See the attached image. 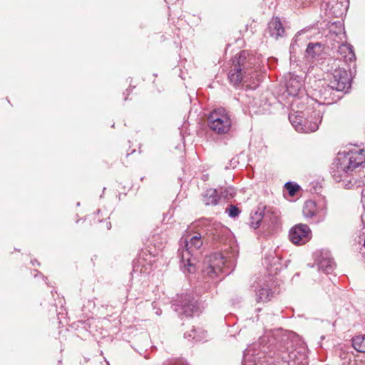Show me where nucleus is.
Wrapping results in <instances>:
<instances>
[{"label":"nucleus","mask_w":365,"mask_h":365,"mask_svg":"<svg viewBox=\"0 0 365 365\" xmlns=\"http://www.w3.org/2000/svg\"><path fill=\"white\" fill-rule=\"evenodd\" d=\"M285 187L291 196L295 195L296 192L299 189V186L297 184L287 182L285 184Z\"/></svg>","instance_id":"b1692460"},{"label":"nucleus","mask_w":365,"mask_h":365,"mask_svg":"<svg viewBox=\"0 0 365 365\" xmlns=\"http://www.w3.org/2000/svg\"><path fill=\"white\" fill-rule=\"evenodd\" d=\"M258 59L247 51H242L236 55L228 73V78L234 86L246 85L250 89H255L259 83Z\"/></svg>","instance_id":"f257e3e1"},{"label":"nucleus","mask_w":365,"mask_h":365,"mask_svg":"<svg viewBox=\"0 0 365 365\" xmlns=\"http://www.w3.org/2000/svg\"><path fill=\"white\" fill-rule=\"evenodd\" d=\"M156 314H158V315H160V314H161V312H160V311H157V312H156Z\"/></svg>","instance_id":"72a5a7b5"},{"label":"nucleus","mask_w":365,"mask_h":365,"mask_svg":"<svg viewBox=\"0 0 365 365\" xmlns=\"http://www.w3.org/2000/svg\"><path fill=\"white\" fill-rule=\"evenodd\" d=\"M252 352V347H248L244 352V358H245V364L246 363L247 360H249L248 357L250 355H253Z\"/></svg>","instance_id":"c85d7f7f"},{"label":"nucleus","mask_w":365,"mask_h":365,"mask_svg":"<svg viewBox=\"0 0 365 365\" xmlns=\"http://www.w3.org/2000/svg\"><path fill=\"white\" fill-rule=\"evenodd\" d=\"M289 120L295 130L299 133H312L319 128V124L322 120L319 112H314L307 118H304L301 113H290Z\"/></svg>","instance_id":"39448f33"},{"label":"nucleus","mask_w":365,"mask_h":365,"mask_svg":"<svg viewBox=\"0 0 365 365\" xmlns=\"http://www.w3.org/2000/svg\"><path fill=\"white\" fill-rule=\"evenodd\" d=\"M361 202L363 203L364 207H365V187L362 190L361 192Z\"/></svg>","instance_id":"2f4dec72"},{"label":"nucleus","mask_w":365,"mask_h":365,"mask_svg":"<svg viewBox=\"0 0 365 365\" xmlns=\"http://www.w3.org/2000/svg\"><path fill=\"white\" fill-rule=\"evenodd\" d=\"M286 88L289 95L297 96L304 93V81L299 76L289 73L287 80Z\"/></svg>","instance_id":"f8f14e48"},{"label":"nucleus","mask_w":365,"mask_h":365,"mask_svg":"<svg viewBox=\"0 0 365 365\" xmlns=\"http://www.w3.org/2000/svg\"><path fill=\"white\" fill-rule=\"evenodd\" d=\"M329 86L337 91H344L350 88V74L344 68L339 67L331 73Z\"/></svg>","instance_id":"6e6552de"},{"label":"nucleus","mask_w":365,"mask_h":365,"mask_svg":"<svg viewBox=\"0 0 365 365\" xmlns=\"http://www.w3.org/2000/svg\"><path fill=\"white\" fill-rule=\"evenodd\" d=\"M349 4V0H322V7L328 14L339 18L346 11Z\"/></svg>","instance_id":"9b49d317"},{"label":"nucleus","mask_w":365,"mask_h":365,"mask_svg":"<svg viewBox=\"0 0 365 365\" xmlns=\"http://www.w3.org/2000/svg\"><path fill=\"white\" fill-rule=\"evenodd\" d=\"M263 222L262 206L259 205L257 210L250 215V225L254 229L258 228Z\"/></svg>","instance_id":"f3484780"},{"label":"nucleus","mask_w":365,"mask_h":365,"mask_svg":"<svg viewBox=\"0 0 365 365\" xmlns=\"http://www.w3.org/2000/svg\"><path fill=\"white\" fill-rule=\"evenodd\" d=\"M207 337V332L201 329H197L196 334L192 336L195 341H200Z\"/></svg>","instance_id":"a878e982"},{"label":"nucleus","mask_w":365,"mask_h":365,"mask_svg":"<svg viewBox=\"0 0 365 365\" xmlns=\"http://www.w3.org/2000/svg\"><path fill=\"white\" fill-rule=\"evenodd\" d=\"M224 197L226 198L233 197L235 195V189L232 187H228L224 192Z\"/></svg>","instance_id":"bb28decb"},{"label":"nucleus","mask_w":365,"mask_h":365,"mask_svg":"<svg viewBox=\"0 0 365 365\" xmlns=\"http://www.w3.org/2000/svg\"><path fill=\"white\" fill-rule=\"evenodd\" d=\"M340 57L347 63L354 61L356 58L353 48L350 44L341 43L338 48Z\"/></svg>","instance_id":"dca6fc26"},{"label":"nucleus","mask_w":365,"mask_h":365,"mask_svg":"<svg viewBox=\"0 0 365 365\" xmlns=\"http://www.w3.org/2000/svg\"><path fill=\"white\" fill-rule=\"evenodd\" d=\"M232 119L224 108L214 109L207 117L209 128L216 134L227 133L232 127Z\"/></svg>","instance_id":"20e7f679"},{"label":"nucleus","mask_w":365,"mask_h":365,"mask_svg":"<svg viewBox=\"0 0 365 365\" xmlns=\"http://www.w3.org/2000/svg\"><path fill=\"white\" fill-rule=\"evenodd\" d=\"M196 332L197 329L192 328L190 331H188L186 333H185V337L188 340H193L192 336L196 334Z\"/></svg>","instance_id":"cd10ccee"},{"label":"nucleus","mask_w":365,"mask_h":365,"mask_svg":"<svg viewBox=\"0 0 365 365\" xmlns=\"http://www.w3.org/2000/svg\"><path fill=\"white\" fill-rule=\"evenodd\" d=\"M174 309L180 315L192 317L199 310L198 302L190 294L181 296L178 302L174 304Z\"/></svg>","instance_id":"1a4fd4ad"},{"label":"nucleus","mask_w":365,"mask_h":365,"mask_svg":"<svg viewBox=\"0 0 365 365\" xmlns=\"http://www.w3.org/2000/svg\"><path fill=\"white\" fill-rule=\"evenodd\" d=\"M270 36L275 39L282 37L284 34V28L278 17L273 18L268 25Z\"/></svg>","instance_id":"2eb2a0df"},{"label":"nucleus","mask_w":365,"mask_h":365,"mask_svg":"<svg viewBox=\"0 0 365 365\" xmlns=\"http://www.w3.org/2000/svg\"><path fill=\"white\" fill-rule=\"evenodd\" d=\"M263 210V222L264 229L269 230L277 225L279 222V213L272 207L262 206Z\"/></svg>","instance_id":"ddd939ff"},{"label":"nucleus","mask_w":365,"mask_h":365,"mask_svg":"<svg viewBox=\"0 0 365 365\" xmlns=\"http://www.w3.org/2000/svg\"><path fill=\"white\" fill-rule=\"evenodd\" d=\"M365 164V150L355 148L348 152L339 153L331 166L333 179L341 182L346 189H351L356 184L352 173L357 168Z\"/></svg>","instance_id":"f03ea898"},{"label":"nucleus","mask_w":365,"mask_h":365,"mask_svg":"<svg viewBox=\"0 0 365 365\" xmlns=\"http://www.w3.org/2000/svg\"><path fill=\"white\" fill-rule=\"evenodd\" d=\"M323 46L320 43H309L306 49V53L308 57L314 58L319 56L322 52Z\"/></svg>","instance_id":"6ab92c4d"},{"label":"nucleus","mask_w":365,"mask_h":365,"mask_svg":"<svg viewBox=\"0 0 365 365\" xmlns=\"http://www.w3.org/2000/svg\"><path fill=\"white\" fill-rule=\"evenodd\" d=\"M203 202L206 205H216L219 201L217 192L215 189H209L206 190L202 198Z\"/></svg>","instance_id":"a211bd4d"},{"label":"nucleus","mask_w":365,"mask_h":365,"mask_svg":"<svg viewBox=\"0 0 365 365\" xmlns=\"http://www.w3.org/2000/svg\"><path fill=\"white\" fill-rule=\"evenodd\" d=\"M332 90L334 89L331 88L329 84L327 86L323 87L319 91V98L321 100L324 101V103L327 101V103H330L329 99Z\"/></svg>","instance_id":"5701e85b"},{"label":"nucleus","mask_w":365,"mask_h":365,"mask_svg":"<svg viewBox=\"0 0 365 365\" xmlns=\"http://www.w3.org/2000/svg\"><path fill=\"white\" fill-rule=\"evenodd\" d=\"M261 343L268 341L269 347L283 352L287 349L289 336L286 331L282 329L270 330L260 339Z\"/></svg>","instance_id":"423d86ee"},{"label":"nucleus","mask_w":365,"mask_h":365,"mask_svg":"<svg viewBox=\"0 0 365 365\" xmlns=\"http://www.w3.org/2000/svg\"><path fill=\"white\" fill-rule=\"evenodd\" d=\"M339 25H340V27H339V31L338 34H336V36L339 35V36H344L345 35V32L344 31V28L342 27V25L341 24V22H339Z\"/></svg>","instance_id":"7c9ffc66"},{"label":"nucleus","mask_w":365,"mask_h":365,"mask_svg":"<svg viewBox=\"0 0 365 365\" xmlns=\"http://www.w3.org/2000/svg\"><path fill=\"white\" fill-rule=\"evenodd\" d=\"M289 237L293 244L301 245L309 241L312 232L308 225L299 224L290 230Z\"/></svg>","instance_id":"9d476101"},{"label":"nucleus","mask_w":365,"mask_h":365,"mask_svg":"<svg viewBox=\"0 0 365 365\" xmlns=\"http://www.w3.org/2000/svg\"><path fill=\"white\" fill-rule=\"evenodd\" d=\"M224 269H225V266L223 267V270L221 272H226V270H224Z\"/></svg>","instance_id":"f704fd0d"},{"label":"nucleus","mask_w":365,"mask_h":365,"mask_svg":"<svg viewBox=\"0 0 365 365\" xmlns=\"http://www.w3.org/2000/svg\"><path fill=\"white\" fill-rule=\"evenodd\" d=\"M168 365H187V364L182 360H174V361H170Z\"/></svg>","instance_id":"c756f323"},{"label":"nucleus","mask_w":365,"mask_h":365,"mask_svg":"<svg viewBox=\"0 0 365 365\" xmlns=\"http://www.w3.org/2000/svg\"><path fill=\"white\" fill-rule=\"evenodd\" d=\"M272 296V292L270 289L267 287H262L257 293V300L258 302H265L269 301Z\"/></svg>","instance_id":"412c9836"},{"label":"nucleus","mask_w":365,"mask_h":365,"mask_svg":"<svg viewBox=\"0 0 365 365\" xmlns=\"http://www.w3.org/2000/svg\"><path fill=\"white\" fill-rule=\"evenodd\" d=\"M317 262L319 269L327 274L331 273L335 267L333 259L327 252H322L317 257Z\"/></svg>","instance_id":"4468645a"},{"label":"nucleus","mask_w":365,"mask_h":365,"mask_svg":"<svg viewBox=\"0 0 365 365\" xmlns=\"http://www.w3.org/2000/svg\"><path fill=\"white\" fill-rule=\"evenodd\" d=\"M225 263L226 261L221 254H212L205 258L202 272L211 279H214L223 270Z\"/></svg>","instance_id":"0eeeda50"},{"label":"nucleus","mask_w":365,"mask_h":365,"mask_svg":"<svg viewBox=\"0 0 365 365\" xmlns=\"http://www.w3.org/2000/svg\"><path fill=\"white\" fill-rule=\"evenodd\" d=\"M353 347L359 352L365 353V336H356L352 339Z\"/></svg>","instance_id":"4be33fe9"},{"label":"nucleus","mask_w":365,"mask_h":365,"mask_svg":"<svg viewBox=\"0 0 365 365\" xmlns=\"http://www.w3.org/2000/svg\"><path fill=\"white\" fill-rule=\"evenodd\" d=\"M200 234H187L182 238V248L179 249L181 257V267L184 272L193 273L196 270L198 250L202 245Z\"/></svg>","instance_id":"7ed1b4c3"},{"label":"nucleus","mask_w":365,"mask_h":365,"mask_svg":"<svg viewBox=\"0 0 365 365\" xmlns=\"http://www.w3.org/2000/svg\"><path fill=\"white\" fill-rule=\"evenodd\" d=\"M106 226H107V229L109 230L111 227V224L110 222H106Z\"/></svg>","instance_id":"473e14b6"},{"label":"nucleus","mask_w":365,"mask_h":365,"mask_svg":"<svg viewBox=\"0 0 365 365\" xmlns=\"http://www.w3.org/2000/svg\"><path fill=\"white\" fill-rule=\"evenodd\" d=\"M303 214L306 217H313L318 214L316 203L312 200L305 202L303 207Z\"/></svg>","instance_id":"aec40b11"},{"label":"nucleus","mask_w":365,"mask_h":365,"mask_svg":"<svg viewBox=\"0 0 365 365\" xmlns=\"http://www.w3.org/2000/svg\"><path fill=\"white\" fill-rule=\"evenodd\" d=\"M226 212L230 217H236L240 211L237 207L231 205L226 209Z\"/></svg>","instance_id":"393cba45"}]
</instances>
